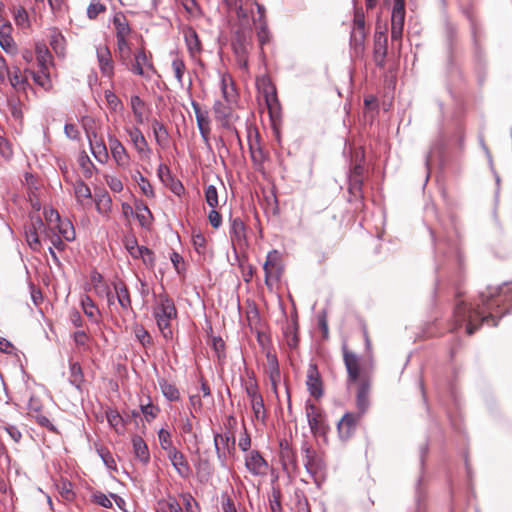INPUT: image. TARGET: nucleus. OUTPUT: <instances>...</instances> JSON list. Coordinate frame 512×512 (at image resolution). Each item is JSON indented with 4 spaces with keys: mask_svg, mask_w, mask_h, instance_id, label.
Wrapping results in <instances>:
<instances>
[{
    "mask_svg": "<svg viewBox=\"0 0 512 512\" xmlns=\"http://www.w3.org/2000/svg\"><path fill=\"white\" fill-rule=\"evenodd\" d=\"M481 301L482 307L479 304L475 307L463 300L457 302L453 313L455 320L454 329L466 323V332L468 335H472L482 323L493 319L492 313L489 312L488 315H485V312L492 309L493 305L496 304V299L484 298L481 295Z\"/></svg>",
    "mask_w": 512,
    "mask_h": 512,
    "instance_id": "obj_1",
    "label": "nucleus"
},
{
    "mask_svg": "<svg viewBox=\"0 0 512 512\" xmlns=\"http://www.w3.org/2000/svg\"><path fill=\"white\" fill-rule=\"evenodd\" d=\"M301 452L306 472L312 478L317 487H320L325 481L327 475V465L324 455L315 450L307 441L302 442Z\"/></svg>",
    "mask_w": 512,
    "mask_h": 512,
    "instance_id": "obj_2",
    "label": "nucleus"
},
{
    "mask_svg": "<svg viewBox=\"0 0 512 512\" xmlns=\"http://www.w3.org/2000/svg\"><path fill=\"white\" fill-rule=\"evenodd\" d=\"M154 316L157 326L164 338H171V321L177 316V310L173 300L166 295H159L154 308Z\"/></svg>",
    "mask_w": 512,
    "mask_h": 512,
    "instance_id": "obj_3",
    "label": "nucleus"
},
{
    "mask_svg": "<svg viewBox=\"0 0 512 512\" xmlns=\"http://www.w3.org/2000/svg\"><path fill=\"white\" fill-rule=\"evenodd\" d=\"M133 75L143 77L150 80L153 75L157 74V70L152 61V55L144 48L137 49L131 56L128 64H122Z\"/></svg>",
    "mask_w": 512,
    "mask_h": 512,
    "instance_id": "obj_4",
    "label": "nucleus"
},
{
    "mask_svg": "<svg viewBox=\"0 0 512 512\" xmlns=\"http://www.w3.org/2000/svg\"><path fill=\"white\" fill-rule=\"evenodd\" d=\"M236 439L234 433L227 430L225 433H214V447L220 466H227V457L235 451Z\"/></svg>",
    "mask_w": 512,
    "mask_h": 512,
    "instance_id": "obj_5",
    "label": "nucleus"
},
{
    "mask_svg": "<svg viewBox=\"0 0 512 512\" xmlns=\"http://www.w3.org/2000/svg\"><path fill=\"white\" fill-rule=\"evenodd\" d=\"M251 40V32L241 29L235 33L232 41V47L236 55L237 62L243 68H247V57L252 43Z\"/></svg>",
    "mask_w": 512,
    "mask_h": 512,
    "instance_id": "obj_6",
    "label": "nucleus"
},
{
    "mask_svg": "<svg viewBox=\"0 0 512 512\" xmlns=\"http://www.w3.org/2000/svg\"><path fill=\"white\" fill-rule=\"evenodd\" d=\"M281 255L277 250H272L267 254L263 265L265 272V284L272 289L273 283L278 281L281 275Z\"/></svg>",
    "mask_w": 512,
    "mask_h": 512,
    "instance_id": "obj_7",
    "label": "nucleus"
},
{
    "mask_svg": "<svg viewBox=\"0 0 512 512\" xmlns=\"http://www.w3.org/2000/svg\"><path fill=\"white\" fill-rule=\"evenodd\" d=\"M96 58L101 75L112 81L115 74V62L109 47L107 45L97 46Z\"/></svg>",
    "mask_w": 512,
    "mask_h": 512,
    "instance_id": "obj_8",
    "label": "nucleus"
},
{
    "mask_svg": "<svg viewBox=\"0 0 512 512\" xmlns=\"http://www.w3.org/2000/svg\"><path fill=\"white\" fill-rule=\"evenodd\" d=\"M245 467L253 476H265L268 470V462L258 450H250L245 455Z\"/></svg>",
    "mask_w": 512,
    "mask_h": 512,
    "instance_id": "obj_9",
    "label": "nucleus"
},
{
    "mask_svg": "<svg viewBox=\"0 0 512 512\" xmlns=\"http://www.w3.org/2000/svg\"><path fill=\"white\" fill-rule=\"evenodd\" d=\"M280 459L283 469L289 474H298L300 467L297 454L287 441L280 443Z\"/></svg>",
    "mask_w": 512,
    "mask_h": 512,
    "instance_id": "obj_10",
    "label": "nucleus"
},
{
    "mask_svg": "<svg viewBox=\"0 0 512 512\" xmlns=\"http://www.w3.org/2000/svg\"><path fill=\"white\" fill-rule=\"evenodd\" d=\"M305 411L311 432L315 435L322 433L325 426L323 412L310 401L306 402Z\"/></svg>",
    "mask_w": 512,
    "mask_h": 512,
    "instance_id": "obj_11",
    "label": "nucleus"
},
{
    "mask_svg": "<svg viewBox=\"0 0 512 512\" xmlns=\"http://www.w3.org/2000/svg\"><path fill=\"white\" fill-rule=\"evenodd\" d=\"M343 360L347 370V382L348 384L355 383L360 378L361 364L359 357L343 347Z\"/></svg>",
    "mask_w": 512,
    "mask_h": 512,
    "instance_id": "obj_12",
    "label": "nucleus"
},
{
    "mask_svg": "<svg viewBox=\"0 0 512 512\" xmlns=\"http://www.w3.org/2000/svg\"><path fill=\"white\" fill-rule=\"evenodd\" d=\"M387 35L383 31L374 34L373 60L379 68H384L387 56Z\"/></svg>",
    "mask_w": 512,
    "mask_h": 512,
    "instance_id": "obj_13",
    "label": "nucleus"
},
{
    "mask_svg": "<svg viewBox=\"0 0 512 512\" xmlns=\"http://www.w3.org/2000/svg\"><path fill=\"white\" fill-rule=\"evenodd\" d=\"M361 415L357 413L347 412L338 422L337 429L341 439H349L356 430Z\"/></svg>",
    "mask_w": 512,
    "mask_h": 512,
    "instance_id": "obj_14",
    "label": "nucleus"
},
{
    "mask_svg": "<svg viewBox=\"0 0 512 512\" xmlns=\"http://www.w3.org/2000/svg\"><path fill=\"white\" fill-rule=\"evenodd\" d=\"M167 457L181 478L187 479L190 477L192 473L191 467L181 451L175 448L167 453Z\"/></svg>",
    "mask_w": 512,
    "mask_h": 512,
    "instance_id": "obj_15",
    "label": "nucleus"
},
{
    "mask_svg": "<svg viewBox=\"0 0 512 512\" xmlns=\"http://www.w3.org/2000/svg\"><path fill=\"white\" fill-rule=\"evenodd\" d=\"M44 228V223L39 216H32L30 224L25 230L26 241L31 249L39 251L41 243L39 240L38 232Z\"/></svg>",
    "mask_w": 512,
    "mask_h": 512,
    "instance_id": "obj_16",
    "label": "nucleus"
},
{
    "mask_svg": "<svg viewBox=\"0 0 512 512\" xmlns=\"http://www.w3.org/2000/svg\"><path fill=\"white\" fill-rule=\"evenodd\" d=\"M191 105H192V108L195 113L196 122H197L199 132L201 134V137H202L203 141L206 144H208L209 143V135L211 132L209 113L206 110H202L200 108V105L194 100H192Z\"/></svg>",
    "mask_w": 512,
    "mask_h": 512,
    "instance_id": "obj_17",
    "label": "nucleus"
},
{
    "mask_svg": "<svg viewBox=\"0 0 512 512\" xmlns=\"http://www.w3.org/2000/svg\"><path fill=\"white\" fill-rule=\"evenodd\" d=\"M306 385L309 393L315 397L320 398L323 395L322 381L317 369L316 364L310 363L307 370Z\"/></svg>",
    "mask_w": 512,
    "mask_h": 512,
    "instance_id": "obj_18",
    "label": "nucleus"
},
{
    "mask_svg": "<svg viewBox=\"0 0 512 512\" xmlns=\"http://www.w3.org/2000/svg\"><path fill=\"white\" fill-rule=\"evenodd\" d=\"M125 132L129 136L133 147L140 155H148L150 153L151 150L148 142L138 127H126Z\"/></svg>",
    "mask_w": 512,
    "mask_h": 512,
    "instance_id": "obj_19",
    "label": "nucleus"
},
{
    "mask_svg": "<svg viewBox=\"0 0 512 512\" xmlns=\"http://www.w3.org/2000/svg\"><path fill=\"white\" fill-rule=\"evenodd\" d=\"M109 146L111 155L118 166L127 167L130 162V157L124 145L114 136L109 137Z\"/></svg>",
    "mask_w": 512,
    "mask_h": 512,
    "instance_id": "obj_20",
    "label": "nucleus"
},
{
    "mask_svg": "<svg viewBox=\"0 0 512 512\" xmlns=\"http://www.w3.org/2000/svg\"><path fill=\"white\" fill-rule=\"evenodd\" d=\"M369 391L370 384L368 383V381L364 379L360 380L356 396V405L358 409L357 414L361 416L367 411L370 404Z\"/></svg>",
    "mask_w": 512,
    "mask_h": 512,
    "instance_id": "obj_21",
    "label": "nucleus"
},
{
    "mask_svg": "<svg viewBox=\"0 0 512 512\" xmlns=\"http://www.w3.org/2000/svg\"><path fill=\"white\" fill-rule=\"evenodd\" d=\"M27 75L23 74L19 67L15 66L11 69L10 75L7 78L16 92H26L30 88Z\"/></svg>",
    "mask_w": 512,
    "mask_h": 512,
    "instance_id": "obj_22",
    "label": "nucleus"
},
{
    "mask_svg": "<svg viewBox=\"0 0 512 512\" xmlns=\"http://www.w3.org/2000/svg\"><path fill=\"white\" fill-rule=\"evenodd\" d=\"M133 452L135 457L143 464L147 465L150 461V453L148 446L143 438L139 435H134L131 439Z\"/></svg>",
    "mask_w": 512,
    "mask_h": 512,
    "instance_id": "obj_23",
    "label": "nucleus"
},
{
    "mask_svg": "<svg viewBox=\"0 0 512 512\" xmlns=\"http://www.w3.org/2000/svg\"><path fill=\"white\" fill-rule=\"evenodd\" d=\"M221 91L226 102L233 103L236 101L237 92L231 75L226 73L221 75Z\"/></svg>",
    "mask_w": 512,
    "mask_h": 512,
    "instance_id": "obj_24",
    "label": "nucleus"
},
{
    "mask_svg": "<svg viewBox=\"0 0 512 512\" xmlns=\"http://www.w3.org/2000/svg\"><path fill=\"white\" fill-rule=\"evenodd\" d=\"M114 291L120 307L128 311L131 309V298L127 286L122 282L114 283Z\"/></svg>",
    "mask_w": 512,
    "mask_h": 512,
    "instance_id": "obj_25",
    "label": "nucleus"
},
{
    "mask_svg": "<svg viewBox=\"0 0 512 512\" xmlns=\"http://www.w3.org/2000/svg\"><path fill=\"white\" fill-rule=\"evenodd\" d=\"M95 205L98 213L106 218H109L112 211V199L107 192L104 191L100 194H96Z\"/></svg>",
    "mask_w": 512,
    "mask_h": 512,
    "instance_id": "obj_26",
    "label": "nucleus"
},
{
    "mask_svg": "<svg viewBox=\"0 0 512 512\" xmlns=\"http://www.w3.org/2000/svg\"><path fill=\"white\" fill-rule=\"evenodd\" d=\"M35 52L39 69L44 72L45 70H49L52 65V55L48 48L44 44H37Z\"/></svg>",
    "mask_w": 512,
    "mask_h": 512,
    "instance_id": "obj_27",
    "label": "nucleus"
},
{
    "mask_svg": "<svg viewBox=\"0 0 512 512\" xmlns=\"http://www.w3.org/2000/svg\"><path fill=\"white\" fill-rule=\"evenodd\" d=\"M231 240L241 244L246 239V227L244 222L239 218H233L231 220Z\"/></svg>",
    "mask_w": 512,
    "mask_h": 512,
    "instance_id": "obj_28",
    "label": "nucleus"
},
{
    "mask_svg": "<svg viewBox=\"0 0 512 512\" xmlns=\"http://www.w3.org/2000/svg\"><path fill=\"white\" fill-rule=\"evenodd\" d=\"M117 40V57L121 64H128L132 50L128 37H116Z\"/></svg>",
    "mask_w": 512,
    "mask_h": 512,
    "instance_id": "obj_29",
    "label": "nucleus"
},
{
    "mask_svg": "<svg viewBox=\"0 0 512 512\" xmlns=\"http://www.w3.org/2000/svg\"><path fill=\"white\" fill-rule=\"evenodd\" d=\"M404 20H405L404 0H394L392 16H391V26L403 28Z\"/></svg>",
    "mask_w": 512,
    "mask_h": 512,
    "instance_id": "obj_30",
    "label": "nucleus"
},
{
    "mask_svg": "<svg viewBox=\"0 0 512 512\" xmlns=\"http://www.w3.org/2000/svg\"><path fill=\"white\" fill-rule=\"evenodd\" d=\"M152 130L156 143L161 147H166L169 143V134L164 124L154 119L152 121Z\"/></svg>",
    "mask_w": 512,
    "mask_h": 512,
    "instance_id": "obj_31",
    "label": "nucleus"
},
{
    "mask_svg": "<svg viewBox=\"0 0 512 512\" xmlns=\"http://www.w3.org/2000/svg\"><path fill=\"white\" fill-rule=\"evenodd\" d=\"M185 42L191 57H195L201 52V42L194 29L189 28L185 31Z\"/></svg>",
    "mask_w": 512,
    "mask_h": 512,
    "instance_id": "obj_32",
    "label": "nucleus"
},
{
    "mask_svg": "<svg viewBox=\"0 0 512 512\" xmlns=\"http://www.w3.org/2000/svg\"><path fill=\"white\" fill-rule=\"evenodd\" d=\"M366 34V30L352 29L351 31L350 45L356 55H360L364 51Z\"/></svg>",
    "mask_w": 512,
    "mask_h": 512,
    "instance_id": "obj_33",
    "label": "nucleus"
},
{
    "mask_svg": "<svg viewBox=\"0 0 512 512\" xmlns=\"http://www.w3.org/2000/svg\"><path fill=\"white\" fill-rule=\"evenodd\" d=\"M81 307L84 314L94 323L99 321V310L88 295L81 297Z\"/></svg>",
    "mask_w": 512,
    "mask_h": 512,
    "instance_id": "obj_34",
    "label": "nucleus"
},
{
    "mask_svg": "<svg viewBox=\"0 0 512 512\" xmlns=\"http://www.w3.org/2000/svg\"><path fill=\"white\" fill-rule=\"evenodd\" d=\"M264 96L270 116L273 117L275 114L278 113L280 109V104L277 99L275 88L273 86H269L268 88H266L264 91Z\"/></svg>",
    "mask_w": 512,
    "mask_h": 512,
    "instance_id": "obj_35",
    "label": "nucleus"
},
{
    "mask_svg": "<svg viewBox=\"0 0 512 512\" xmlns=\"http://www.w3.org/2000/svg\"><path fill=\"white\" fill-rule=\"evenodd\" d=\"M73 187L76 200L81 205H84L85 201H89L92 198L90 188L82 180H77Z\"/></svg>",
    "mask_w": 512,
    "mask_h": 512,
    "instance_id": "obj_36",
    "label": "nucleus"
},
{
    "mask_svg": "<svg viewBox=\"0 0 512 512\" xmlns=\"http://www.w3.org/2000/svg\"><path fill=\"white\" fill-rule=\"evenodd\" d=\"M158 383H159V387L161 389V392H162L163 396L168 401H178V400H180V392H179L178 388L174 384L168 382L165 379H160L158 381Z\"/></svg>",
    "mask_w": 512,
    "mask_h": 512,
    "instance_id": "obj_37",
    "label": "nucleus"
},
{
    "mask_svg": "<svg viewBox=\"0 0 512 512\" xmlns=\"http://www.w3.org/2000/svg\"><path fill=\"white\" fill-rule=\"evenodd\" d=\"M23 73L29 74L33 78L34 82L40 87L46 90L51 87L49 70H45L44 72L43 70L39 69L38 72H35L31 69H25Z\"/></svg>",
    "mask_w": 512,
    "mask_h": 512,
    "instance_id": "obj_38",
    "label": "nucleus"
},
{
    "mask_svg": "<svg viewBox=\"0 0 512 512\" xmlns=\"http://www.w3.org/2000/svg\"><path fill=\"white\" fill-rule=\"evenodd\" d=\"M113 24L116 30V37H128L130 35V26L123 14H116L113 19Z\"/></svg>",
    "mask_w": 512,
    "mask_h": 512,
    "instance_id": "obj_39",
    "label": "nucleus"
},
{
    "mask_svg": "<svg viewBox=\"0 0 512 512\" xmlns=\"http://www.w3.org/2000/svg\"><path fill=\"white\" fill-rule=\"evenodd\" d=\"M69 382L77 389H81L84 382V374L78 362H70Z\"/></svg>",
    "mask_w": 512,
    "mask_h": 512,
    "instance_id": "obj_40",
    "label": "nucleus"
},
{
    "mask_svg": "<svg viewBox=\"0 0 512 512\" xmlns=\"http://www.w3.org/2000/svg\"><path fill=\"white\" fill-rule=\"evenodd\" d=\"M90 146L91 152L98 162L105 163L108 160V151L106 145L102 141L91 142Z\"/></svg>",
    "mask_w": 512,
    "mask_h": 512,
    "instance_id": "obj_41",
    "label": "nucleus"
},
{
    "mask_svg": "<svg viewBox=\"0 0 512 512\" xmlns=\"http://www.w3.org/2000/svg\"><path fill=\"white\" fill-rule=\"evenodd\" d=\"M55 228H57L59 234L66 241H73L75 239V230L69 220H60V222L55 225Z\"/></svg>",
    "mask_w": 512,
    "mask_h": 512,
    "instance_id": "obj_42",
    "label": "nucleus"
},
{
    "mask_svg": "<svg viewBox=\"0 0 512 512\" xmlns=\"http://www.w3.org/2000/svg\"><path fill=\"white\" fill-rule=\"evenodd\" d=\"M106 419H107L109 425L116 432H120V430L123 429V427H124L123 418L117 410L108 409L106 411Z\"/></svg>",
    "mask_w": 512,
    "mask_h": 512,
    "instance_id": "obj_43",
    "label": "nucleus"
},
{
    "mask_svg": "<svg viewBox=\"0 0 512 512\" xmlns=\"http://www.w3.org/2000/svg\"><path fill=\"white\" fill-rule=\"evenodd\" d=\"M172 70L174 72V76L180 86H183V76L186 71V65L182 58L176 56L171 63Z\"/></svg>",
    "mask_w": 512,
    "mask_h": 512,
    "instance_id": "obj_44",
    "label": "nucleus"
},
{
    "mask_svg": "<svg viewBox=\"0 0 512 512\" xmlns=\"http://www.w3.org/2000/svg\"><path fill=\"white\" fill-rule=\"evenodd\" d=\"M158 440L161 448L166 451V453L174 450L176 447L173 445L171 433L166 429H160L158 432Z\"/></svg>",
    "mask_w": 512,
    "mask_h": 512,
    "instance_id": "obj_45",
    "label": "nucleus"
},
{
    "mask_svg": "<svg viewBox=\"0 0 512 512\" xmlns=\"http://www.w3.org/2000/svg\"><path fill=\"white\" fill-rule=\"evenodd\" d=\"M143 107H144V102L142 101V99L135 95V96H132L131 97V109H132V112L135 116V119L137 121V123L139 124H142L143 123Z\"/></svg>",
    "mask_w": 512,
    "mask_h": 512,
    "instance_id": "obj_46",
    "label": "nucleus"
},
{
    "mask_svg": "<svg viewBox=\"0 0 512 512\" xmlns=\"http://www.w3.org/2000/svg\"><path fill=\"white\" fill-rule=\"evenodd\" d=\"M78 161H79V165L81 166V168L83 170L84 176L86 178H90L93 175L94 170H96V167L92 163V161L90 160L88 155L85 152H83L79 156Z\"/></svg>",
    "mask_w": 512,
    "mask_h": 512,
    "instance_id": "obj_47",
    "label": "nucleus"
},
{
    "mask_svg": "<svg viewBox=\"0 0 512 512\" xmlns=\"http://www.w3.org/2000/svg\"><path fill=\"white\" fill-rule=\"evenodd\" d=\"M140 409L147 422L154 420L160 412V409L153 405L150 401L146 404H141Z\"/></svg>",
    "mask_w": 512,
    "mask_h": 512,
    "instance_id": "obj_48",
    "label": "nucleus"
},
{
    "mask_svg": "<svg viewBox=\"0 0 512 512\" xmlns=\"http://www.w3.org/2000/svg\"><path fill=\"white\" fill-rule=\"evenodd\" d=\"M135 180L145 196L151 198L155 196L152 185L140 172H137Z\"/></svg>",
    "mask_w": 512,
    "mask_h": 512,
    "instance_id": "obj_49",
    "label": "nucleus"
},
{
    "mask_svg": "<svg viewBox=\"0 0 512 512\" xmlns=\"http://www.w3.org/2000/svg\"><path fill=\"white\" fill-rule=\"evenodd\" d=\"M58 490L61 495V497L66 501H73L75 498V493L72 489V484L69 481H61L58 484Z\"/></svg>",
    "mask_w": 512,
    "mask_h": 512,
    "instance_id": "obj_50",
    "label": "nucleus"
},
{
    "mask_svg": "<svg viewBox=\"0 0 512 512\" xmlns=\"http://www.w3.org/2000/svg\"><path fill=\"white\" fill-rule=\"evenodd\" d=\"M14 21L21 28L29 27V17L27 11L23 7L14 10Z\"/></svg>",
    "mask_w": 512,
    "mask_h": 512,
    "instance_id": "obj_51",
    "label": "nucleus"
},
{
    "mask_svg": "<svg viewBox=\"0 0 512 512\" xmlns=\"http://www.w3.org/2000/svg\"><path fill=\"white\" fill-rule=\"evenodd\" d=\"M64 37L60 33H54L51 36L50 45L56 54L63 56L65 47H64Z\"/></svg>",
    "mask_w": 512,
    "mask_h": 512,
    "instance_id": "obj_52",
    "label": "nucleus"
},
{
    "mask_svg": "<svg viewBox=\"0 0 512 512\" xmlns=\"http://www.w3.org/2000/svg\"><path fill=\"white\" fill-rule=\"evenodd\" d=\"M285 337H286L287 345L291 349H295L298 346L299 339H298L297 329H296L295 324L292 326H288L286 328Z\"/></svg>",
    "mask_w": 512,
    "mask_h": 512,
    "instance_id": "obj_53",
    "label": "nucleus"
},
{
    "mask_svg": "<svg viewBox=\"0 0 512 512\" xmlns=\"http://www.w3.org/2000/svg\"><path fill=\"white\" fill-rule=\"evenodd\" d=\"M105 10L106 7L100 2V0H92L87 8V16L89 19H95Z\"/></svg>",
    "mask_w": 512,
    "mask_h": 512,
    "instance_id": "obj_54",
    "label": "nucleus"
},
{
    "mask_svg": "<svg viewBox=\"0 0 512 512\" xmlns=\"http://www.w3.org/2000/svg\"><path fill=\"white\" fill-rule=\"evenodd\" d=\"M216 119L227 121L230 115V109L220 101H216L213 106Z\"/></svg>",
    "mask_w": 512,
    "mask_h": 512,
    "instance_id": "obj_55",
    "label": "nucleus"
},
{
    "mask_svg": "<svg viewBox=\"0 0 512 512\" xmlns=\"http://www.w3.org/2000/svg\"><path fill=\"white\" fill-rule=\"evenodd\" d=\"M205 200L211 208H216L218 206V192L215 186L209 185L206 187Z\"/></svg>",
    "mask_w": 512,
    "mask_h": 512,
    "instance_id": "obj_56",
    "label": "nucleus"
},
{
    "mask_svg": "<svg viewBox=\"0 0 512 512\" xmlns=\"http://www.w3.org/2000/svg\"><path fill=\"white\" fill-rule=\"evenodd\" d=\"M251 403V407L254 413V416L257 420L264 421L266 418V409L264 406V400L261 398L260 400H256Z\"/></svg>",
    "mask_w": 512,
    "mask_h": 512,
    "instance_id": "obj_57",
    "label": "nucleus"
},
{
    "mask_svg": "<svg viewBox=\"0 0 512 512\" xmlns=\"http://www.w3.org/2000/svg\"><path fill=\"white\" fill-rule=\"evenodd\" d=\"M181 499L186 512H199L198 504L191 494H182Z\"/></svg>",
    "mask_w": 512,
    "mask_h": 512,
    "instance_id": "obj_58",
    "label": "nucleus"
},
{
    "mask_svg": "<svg viewBox=\"0 0 512 512\" xmlns=\"http://www.w3.org/2000/svg\"><path fill=\"white\" fill-rule=\"evenodd\" d=\"M1 48L8 54H16L17 45L11 35L0 38Z\"/></svg>",
    "mask_w": 512,
    "mask_h": 512,
    "instance_id": "obj_59",
    "label": "nucleus"
},
{
    "mask_svg": "<svg viewBox=\"0 0 512 512\" xmlns=\"http://www.w3.org/2000/svg\"><path fill=\"white\" fill-rule=\"evenodd\" d=\"M104 94L110 109L117 111L122 106L120 99L112 90H106Z\"/></svg>",
    "mask_w": 512,
    "mask_h": 512,
    "instance_id": "obj_60",
    "label": "nucleus"
},
{
    "mask_svg": "<svg viewBox=\"0 0 512 512\" xmlns=\"http://www.w3.org/2000/svg\"><path fill=\"white\" fill-rule=\"evenodd\" d=\"M125 247L133 258L137 259L141 255L142 246H139L134 238L126 239Z\"/></svg>",
    "mask_w": 512,
    "mask_h": 512,
    "instance_id": "obj_61",
    "label": "nucleus"
},
{
    "mask_svg": "<svg viewBox=\"0 0 512 512\" xmlns=\"http://www.w3.org/2000/svg\"><path fill=\"white\" fill-rule=\"evenodd\" d=\"M256 34L258 41L261 46L265 45L270 40V33L267 27V23H262V26L256 27Z\"/></svg>",
    "mask_w": 512,
    "mask_h": 512,
    "instance_id": "obj_62",
    "label": "nucleus"
},
{
    "mask_svg": "<svg viewBox=\"0 0 512 512\" xmlns=\"http://www.w3.org/2000/svg\"><path fill=\"white\" fill-rule=\"evenodd\" d=\"M92 498H93V501L104 507V508H111L112 507V502L111 500L109 499V497L107 495H105L104 493L102 492H95L93 493L92 495Z\"/></svg>",
    "mask_w": 512,
    "mask_h": 512,
    "instance_id": "obj_63",
    "label": "nucleus"
},
{
    "mask_svg": "<svg viewBox=\"0 0 512 512\" xmlns=\"http://www.w3.org/2000/svg\"><path fill=\"white\" fill-rule=\"evenodd\" d=\"M134 333L136 338L140 341V343L143 346L151 342V337L149 333L142 326H136L134 329Z\"/></svg>",
    "mask_w": 512,
    "mask_h": 512,
    "instance_id": "obj_64",
    "label": "nucleus"
}]
</instances>
